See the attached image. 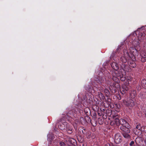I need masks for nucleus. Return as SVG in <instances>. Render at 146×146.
<instances>
[{"label": "nucleus", "instance_id": "1", "mask_svg": "<svg viewBox=\"0 0 146 146\" xmlns=\"http://www.w3.org/2000/svg\"><path fill=\"white\" fill-rule=\"evenodd\" d=\"M139 28L138 30L134 31L132 33L129 35V38L131 39L130 40V43L132 44L135 48L133 47H130L129 50L131 53L130 55L126 50L124 51V54L127 57H130L129 63V66L133 68L135 67L136 64L135 62L136 60V56H138L139 55L138 51L140 49V42L142 41V40L145 35L142 31L143 28Z\"/></svg>", "mask_w": 146, "mask_h": 146}, {"label": "nucleus", "instance_id": "2", "mask_svg": "<svg viewBox=\"0 0 146 146\" xmlns=\"http://www.w3.org/2000/svg\"><path fill=\"white\" fill-rule=\"evenodd\" d=\"M120 68L117 73L114 70L111 71L112 77L111 79H110L113 83H111L110 81L109 82H107V83L110 86V91L113 93L116 92V89L119 87V83L120 80L118 77H119L121 81H124L126 79V72L129 71L130 69L128 65L124 64H122L121 65H120Z\"/></svg>", "mask_w": 146, "mask_h": 146}, {"label": "nucleus", "instance_id": "3", "mask_svg": "<svg viewBox=\"0 0 146 146\" xmlns=\"http://www.w3.org/2000/svg\"><path fill=\"white\" fill-rule=\"evenodd\" d=\"M128 36L127 40H130L131 39L129 38ZM129 44H132L130 42H128L127 40L124 41L121 43V45L118 47L117 49L116 52H113L110 56V59L113 60L115 61L120 63H125L127 61V60H129L130 57H127L124 54V51L126 50L130 55L131 52L129 50L130 47H133L129 45Z\"/></svg>", "mask_w": 146, "mask_h": 146}, {"label": "nucleus", "instance_id": "4", "mask_svg": "<svg viewBox=\"0 0 146 146\" xmlns=\"http://www.w3.org/2000/svg\"><path fill=\"white\" fill-rule=\"evenodd\" d=\"M99 74V76L98 77L95 79L94 81L103 86L105 88H103V89L106 95H109L110 94V92L109 90L106 89V88L108 87L110 89V85L107 83V82H109L110 81L111 83H113L110 78H111V77L109 72L107 70H104L103 72H100Z\"/></svg>", "mask_w": 146, "mask_h": 146}, {"label": "nucleus", "instance_id": "5", "mask_svg": "<svg viewBox=\"0 0 146 146\" xmlns=\"http://www.w3.org/2000/svg\"><path fill=\"white\" fill-rule=\"evenodd\" d=\"M84 88L86 90H88L90 93V94L88 95V98L86 96H82V94H80L78 95V98H81L82 100L85 102H86L87 104L88 105L91 103L94 98V96L95 95V94L96 93L95 90L92 86L87 85L85 86Z\"/></svg>", "mask_w": 146, "mask_h": 146}, {"label": "nucleus", "instance_id": "6", "mask_svg": "<svg viewBox=\"0 0 146 146\" xmlns=\"http://www.w3.org/2000/svg\"><path fill=\"white\" fill-rule=\"evenodd\" d=\"M76 110L73 109L72 110H70L64 117V119H67L69 121L70 120V118H71L74 120L78 121L79 119Z\"/></svg>", "mask_w": 146, "mask_h": 146}, {"label": "nucleus", "instance_id": "7", "mask_svg": "<svg viewBox=\"0 0 146 146\" xmlns=\"http://www.w3.org/2000/svg\"><path fill=\"white\" fill-rule=\"evenodd\" d=\"M90 82L93 86L95 87L97 90L100 91V92H97L96 91V92L97 94H95V95H98L101 101H102L104 100L105 98V97L103 94L102 93V92L104 91V89H103V88L102 86L99 87L98 86H97V84H96V83L95 81L91 82Z\"/></svg>", "mask_w": 146, "mask_h": 146}, {"label": "nucleus", "instance_id": "8", "mask_svg": "<svg viewBox=\"0 0 146 146\" xmlns=\"http://www.w3.org/2000/svg\"><path fill=\"white\" fill-rule=\"evenodd\" d=\"M68 126L67 123L62 118L59 121L58 124V127L62 130H66Z\"/></svg>", "mask_w": 146, "mask_h": 146}, {"label": "nucleus", "instance_id": "9", "mask_svg": "<svg viewBox=\"0 0 146 146\" xmlns=\"http://www.w3.org/2000/svg\"><path fill=\"white\" fill-rule=\"evenodd\" d=\"M134 100L127 99L123 101V104L127 106L133 107L135 105Z\"/></svg>", "mask_w": 146, "mask_h": 146}, {"label": "nucleus", "instance_id": "10", "mask_svg": "<svg viewBox=\"0 0 146 146\" xmlns=\"http://www.w3.org/2000/svg\"><path fill=\"white\" fill-rule=\"evenodd\" d=\"M118 115H113L112 114L111 117L113 118L114 121H111L110 122L111 125L113 126L116 125L117 126H119V123H118Z\"/></svg>", "mask_w": 146, "mask_h": 146}, {"label": "nucleus", "instance_id": "11", "mask_svg": "<svg viewBox=\"0 0 146 146\" xmlns=\"http://www.w3.org/2000/svg\"><path fill=\"white\" fill-rule=\"evenodd\" d=\"M130 127L129 125L126 126H121L120 127V129L122 133H129L130 132L129 130Z\"/></svg>", "mask_w": 146, "mask_h": 146}, {"label": "nucleus", "instance_id": "12", "mask_svg": "<svg viewBox=\"0 0 146 146\" xmlns=\"http://www.w3.org/2000/svg\"><path fill=\"white\" fill-rule=\"evenodd\" d=\"M122 141V137L119 133L115 134V136L114 141L115 143L118 144Z\"/></svg>", "mask_w": 146, "mask_h": 146}, {"label": "nucleus", "instance_id": "13", "mask_svg": "<svg viewBox=\"0 0 146 146\" xmlns=\"http://www.w3.org/2000/svg\"><path fill=\"white\" fill-rule=\"evenodd\" d=\"M47 140L50 144H52L54 145V143H52V141L54 139V136L52 133H49L47 135Z\"/></svg>", "mask_w": 146, "mask_h": 146}, {"label": "nucleus", "instance_id": "14", "mask_svg": "<svg viewBox=\"0 0 146 146\" xmlns=\"http://www.w3.org/2000/svg\"><path fill=\"white\" fill-rule=\"evenodd\" d=\"M76 140L74 138H69L67 139L65 141V143L68 145L70 146L72 145H74L76 142Z\"/></svg>", "mask_w": 146, "mask_h": 146}, {"label": "nucleus", "instance_id": "15", "mask_svg": "<svg viewBox=\"0 0 146 146\" xmlns=\"http://www.w3.org/2000/svg\"><path fill=\"white\" fill-rule=\"evenodd\" d=\"M111 67L113 70H111L110 72L111 73V71L112 70H115L116 72H117V71L119 68V66L115 62H113L111 64Z\"/></svg>", "mask_w": 146, "mask_h": 146}, {"label": "nucleus", "instance_id": "16", "mask_svg": "<svg viewBox=\"0 0 146 146\" xmlns=\"http://www.w3.org/2000/svg\"><path fill=\"white\" fill-rule=\"evenodd\" d=\"M118 123H119V126L121 125H129V124L127 123L126 121L123 119H119L118 118Z\"/></svg>", "mask_w": 146, "mask_h": 146}, {"label": "nucleus", "instance_id": "17", "mask_svg": "<svg viewBox=\"0 0 146 146\" xmlns=\"http://www.w3.org/2000/svg\"><path fill=\"white\" fill-rule=\"evenodd\" d=\"M141 56V61L144 62L146 60V52L144 51H142L140 53Z\"/></svg>", "mask_w": 146, "mask_h": 146}, {"label": "nucleus", "instance_id": "18", "mask_svg": "<svg viewBox=\"0 0 146 146\" xmlns=\"http://www.w3.org/2000/svg\"><path fill=\"white\" fill-rule=\"evenodd\" d=\"M131 98L132 99L134 98L136 96V91L135 90H132L130 94Z\"/></svg>", "mask_w": 146, "mask_h": 146}, {"label": "nucleus", "instance_id": "19", "mask_svg": "<svg viewBox=\"0 0 146 146\" xmlns=\"http://www.w3.org/2000/svg\"><path fill=\"white\" fill-rule=\"evenodd\" d=\"M141 86L143 88L146 89V79H144L141 81Z\"/></svg>", "mask_w": 146, "mask_h": 146}, {"label": "nucleus", "instance_id": "20", "mask_svg": "<svg viewBox=\"0 0 146 146\" xmlns=\"http://www.w3.org/2000/svg\"><path fill=\"white\" fill-rule=\"evenodd\" d=\"M65 131H66L69 134H71L72 132V128L69 126H68V125L67 126V128L66 129V130Z\"/></svg>", "mask_w": 146, "mask_h": 146}, {"label": "nucleus", "instance_id": "21", "mask_svg": "<svg viewBox=\"0 0 146 146\" xmlns=\"http://www.w3.org/2000/svg\"><path fill=\"white\" fill-rule=\"evenodd\" d=\"M139 96L142 98H146V92H143L141 93L139 95Z\"/></svg>", "mask_w": 146, "mask_h": 146}, {"label": "nucleus", "instance_id": "22", "mask_svg": "<svg viewBox=\"0 0 146 146\" xmlns=\"http://www.w3.org/2000/svg\"><path fill=\"white\" fill-rule=\"evenodd\" d=\"M129 133H122V134L124 138L128 139L130 137V135L128 134Z\"/></svg>", "mask_w": 146, "mask_h": 146}, {"label": "nucleus", "instance_id": "23", "mask_svg": "<svg viewBox=\"0 0 146 146\" xmlns=\"http://www.w3.org/2000/svg\"><path fill=\"white\" fill-rule=\"evenodd\" d=\"M141 128L142 127H141V125L139 124L138 125H137L135 127V129H137L139 131H141Z\"/></svg>", "mask_w": 146, "mask_h": 146}, {"label": "nucleus", "instance_id": "24", "mask_svg": "<svg viewBox=\"0 0 146 146\" xmlns=\"http://www.w3.org/2000/svg\"><path fill=\"white\" fill-rule=\"evenodd\" d=\"M120 91L121 93L123 94H124L126 92L123 86L122 87V88L120 89Z\"/></svg>", "mask_w": 146, "mask_h": 146}, {"label": "nucleus", "instance_id": "25", "mask_svg": "<svg viewBox=\"0 0 146 146\" xmlns=\"http://www.w3.org/2000/svg\"><path fill=\"white\" fill-rule=\"evenodd\" d=\"M60 146H66V144L62 142H60L59 143ZM55 143H54V145L53 146H59L58 145H55Z\"/></svg>", "mask_w": 146, "mask_h": 146}, {"label": "nucleus", "instance_id": "26", "mask_svg": "<svg viewBox=\"0 0 146 146\" xmlns=\"http://www.w3.org/2000/svg\"><path fill=\"white\" fill-rule=\"evenodd\" d=\"M141 131L146 133V126L142 127Z\"/></svg>", "mask_w": 146, "mask_h": 146}, {"label": "nucleus", "instance_id": "27", "mask_svg": "<svg viewBox=\"0 0 146 146\" xmlns=\"http://www.w3.org/2000/svg\"><path fill=\"white\" fill-rule=\"evenodd\" d=\"M137 144L135 143V142L133 141H131V142L129 143V145L130 146H133L135 145H136Z\"/></svg>", "mask_w": 146, "mask_h": 146}, {"label": "nucleus", "instance_id": "28", "mask_svg": "<svg viewBox=\"0 0 146 146\" xmlns=\"http://www.w3.org/2000/svg\"><path fill=\"white\" fill-rule=\"evenodd\" d=\"M126 92H127L128 90V87L126 86H123Z\"/></svg>", "mask_w": 146, "mask_h": 146}, {"label": "nucleus", "instance_id": "29", "mask_svg": "<svg viewBox=\"0 0 146 146\" xmlns=\"http://www.w3.org/2000/svg\"><path fill=\"white\" fill-rule=\"evenodd\" d=\"M136 88L138 90H139L141 89V86L140 85H138L136 87Z\"/></svg>", "mask_w": 146, "mask_h": 146}, {"label": "nucleus", "instance_id": "30", "mask_svg": "<svg viewBox=\"0 0 146 146\" xmlns=\"http://www.w3.org/2000/svg\"><path fill=\"white\" fill-rule=\"evenodd\" d=\"M105 146H113L111 144H110L109 143H107L105 145Z\"/></svg>", "mask_w": 146, "mask_h": 146}, {"label": "nucleus", "instance_id": "31", "mask_svg": "<svg viewBox=\"0 0 146 146\" xmlns=\"http://www.w3.org/2000/svg\"><path fill=\"white\" fill-rule=\"evenodd\" d=\"M115 106H116L117 107L118 109H119L120 107V106L118 104H116L115 105Z\"/></svg>", "mask_w": 146, "mask_h": 146}, {"label": "nucleus", "instance_id": "32", "mask_svg": "<svg viewBox=\"0 0 146 146\" xmlns=\"http://www.w3.org/2000/svg\"><path fill=\"white\" fill-rule=\"evenodd\" d=\"M107 62L104 63V64H103V65H104L105 66L107 64Z\"/></svg>", "mask_w": 146, "mask_h": 146}, {"label": "nucleus", "instance_id": "33", "mask_svg": "<svg viewBox=\"0 0 146 146\" xmlns=\"http://www.w3.org/2000/svg\"><path fill=\"white\" fill-rule=\"evenodd\" d=\"M144 113H145V117H146V111H145V112Z\"/></svg>", "mask_w": 146, "mask_h": 146}, {"label": "nucleus", "instance_id": "34", "mask_svg": "<svg viewBox=\"0 0 146 146\" xmlns=\"http://www.w3.org/2000/svg\"><path fill=\"white\" fill-rule=\"evenodd\" d=\"M83 119V118L82 117H80V119Z\"/></svg>", "mask_w": 146, "mask_h": 146}]
</instances>
